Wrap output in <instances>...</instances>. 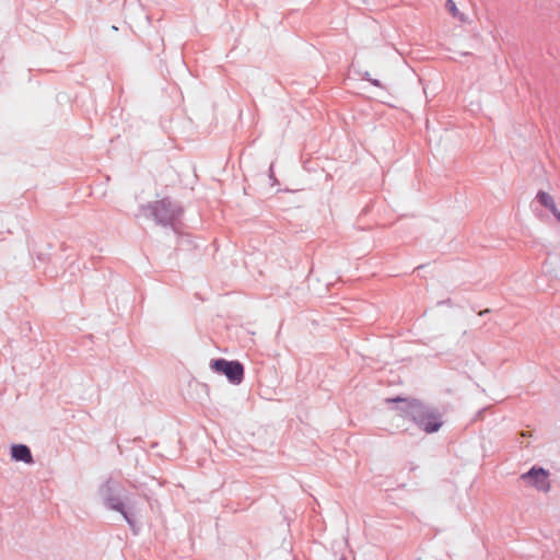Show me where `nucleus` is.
Segmentation results:
<instances>
[{"label":"nucleus","instance_id":"obj_5","mask_svg":"<svg viewBox=\"0 0 560 560\" xmlns=\"http://www.w3.org/2000/svg\"><path fill=\"white\" fill-rule=\"evenodd\" d=\"M521 479L541 492H548L551 488L549 471L542 467L533 466L528 471L521 475Z\"/></svg>","mask_w":560,"mask_h":560},{"label":"nucleus","instance_id":"obj_14","mask_svg":"<svg viewBox=\"0 0 560 560\" xmlns=\"http://www.w3.org/2000/svg\"><path fill=\"white\" fill-rule=\"evenodd\" d=\"M451 303H452L451 299H447L443 302H439V304H447V305H450Z\"/></svg>","mask_w":560,"mask_h":560},{"label":"nucleus","instance_id":"obj_12","mask_svg":"<svg viewBox=\"0 0 560 560\" xmlns=\"http://www.w3.org/2000/svg\"><path fill=\"white\" fill-rule=\"evenodd\" d=\"M549 211L552 213V215L559 211L558 208H557V205L555 203L553 208H550Z\"/></svg>","mask_w":560,"mask_h":560},{"label":"nucleus","instance_id":"obj_7","mask_svg":"<svg viewBox=\"0 0 560 560\" xmlns=\"http://www.w3.org/2000/svg\"><path fill=\"white\" fill-rule=\"evenodd\" d=\"M536 199L537 201L544 206L546 209H550V208H553L555 206V199L553 197L548 194L547 191H544V190H539L536 195Z\"/></svg>","mask_w":560,"mask_h":560},{"label":"nucleus","instance_id":"obj_3","mask_svg":"<svg viewBox=\"0 0 560 560\" xmlns=\"http://www.w3.org/2000/svg\"><path fill=\"white\" fill-rule=\"evenodd\" d=\"M100 494L105 506L109 510L120 513L129 525L133 534H138L139 527L135 514L131 512L132 506L125 503L120 498L115 495V488L110 479H107L100 488Z\"/></svg>","mask_w":560,"mask_h":560},{"label":"nucleus","instance_id":"obj_2","mask_svg":"<svg viewBox=\"0 0 560 560\" xmlns=\"http://www.w3.org/2000/svg\"><path fill=\"white\" fill-rule=\"evenodd\" d=\"M145 215L152 218L156 224L164 228H173L183 213L182 208L173 202L170 197L141 206Z\"/></svg>","mask_w":560,"mask_h":560},{"label":"nucleus","instance_id":"obj_4","mask_svg":"<svg viewBox=\"0 0 560 560\" xmlns=\"http://www.w3.org/2000/svg\"><path fill=\"white\" fill-rule=\"evenodd\" d=\"M210 366L213 372L226 376L231 384L238 385L244 380V365L237 360L213 359Z\"/></svg>","mask_w":560,"mask_h":560},{"label":"nucleus","instance_id":"obj_15","mask_svg":"<svg viewBox=\"0 0 560 560\" xmlns=\"http://www.w3.org/2000/svg\"><path fill=\"white\" fill-rule=\"evenodd\" d=\"M489 312H490V310H489V308H487V310H485V311H481V312L479 313V315H480V316H483V315L488 314Z\"/></svg>","mask_w":560,"mask_h":560},{"label":"nucleus","instance_id":"obj_8","mask_svg":"<svg viewBox=\"0 0 560 560\" xmlns=\"http://www.w3.org/2000/svg\"><path fill=\"white\" fill-rule=\"evenodd\" d=\"M446 8L453 16L459 18L462 21L464 20L463 14L459 13L456 3L453 0H446Z\"/></svg>","mask_w":560,"mask_h":560},{"label":"nucleus","instance_id":"obj_9","mask_svg":"<svg viewBox=\"0 0 560 560\" xmlns=\"http://www.w3.org/2000/svg\"><path fill=\"white\" fill-rule=\"evenodd\" d=\"M269 179H270L272 186H275L278 183L277 178L275 176V172H273V163H271V165L269 167Z\"/></svg>","mask_w":560,"mask_h":560},{"label":"nucleus","instance_id":"obj_6","mask_svg":"<svg viewBox=\"0 0 560 560\" xmlns=\"http://www.w3.org/2000/svg\"><path fill=\"white\" fill-rule=\"evenodd\" d=\"M11 459L24 464H33V455L30 447L25 444H13L10 451Z\"/></svg>","mask_w":560,"mask_h":560},{"label":"nucleus","instance_id":"obj_1","mask_svg":"<svg viewBox=\"0 0 560 560\" xmlns=\"http://www.w3.org/2000/svg\"><path fill=\"white\" fill-rule=\"evenodd\" d=\"M389 404H396V409L402 417L410 419L419 429L425 433L438 432L442 424L441 412L430 406L424 405L415 398L394 397L387 399Z\"/></svg>","mask_w":560,"mask_h":560},{"label":"nucleus","instance_id":"obj_16","mask_svg":"<svg viewBox=\"0 0 560 560\" xmlns=\"http://www.w3.org/2000/svg\"><path fill=\"white\" fill-rule=\"evenodd\" d=\"M339 560H347V558L345 556L340 557Z\"/></svg>","mask_w":560,"mask_h":560},{"label":"nucleus","instance_id":"obj_11","mask_svg":"<svg viewBox=\"0 0 560 560\" xmlns=\"http://www.w3.org/2000/svg\"><path fill=\"white\" fill-rule=\"evenodd\" d=\"M370 83H371L372 85L376 86V88H383V84H382V82H381L378 79H373V78H372V79L370 80Z\"/></svg>","mask_w":560,"mask_h":560},{"label":"nucleus","instance_id":"obj_13","mask_svg":"<svg viewBox=\"0 0 560 560\" xmlns=\"http://www.w3.org/2000/svg\"><path fill=\"white\" fill-rule=\"evenodd\" d=\"M553 217L557 219L558 222H560V211H557Z\"/></svg>","mask_w":560,"mask_h":560},{"label":"nucleus","instance_id":"obj_10","mask_svg":"<svg viewBox=\"0 0 560 560\" xmlns=\"http://www.w3.org/2000/svg\"><path fill=\"white\" fill-rule=\"evenodd\" d=\"M360 75H361V79L364 81L370 82V80L372 79L369 71L361 72Z\"/></svg>","mask_w":560,"mask_h":560}]
</instances>
